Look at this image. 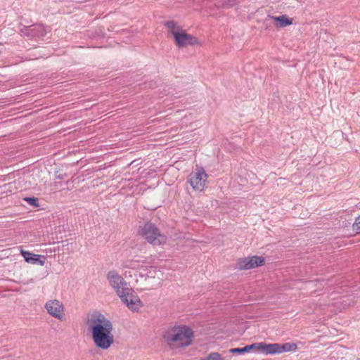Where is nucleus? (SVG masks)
Returning <instances> with one entry per match:
<instances>
[{
	"mask_svg": "<svg viewBox=\"0 0 360 360\" xmlns=\"http://www.w3.org/2000/svg\"><path fill=\"white\" fill-rule=\"evenodd\" d=\"M85 323L91 331V339L96 348L105 351L114 345V326L105 315L94 311L87 315Z\"/></svg>",
	"mask_w": 360,
	"mask_h": 360,
	"instance_id": "1",
	"label": "nucleus"
},
{
	"mask_svg": "<svg viewBox=\"0 0 360 360\" xmlns=\"http://www.w3.org/2000/svg\"><path fill=\"white\" fill-rule=\"evenodd\" d=\"M194 332L185 324L169 327L164 333L163 339L171 349H181L189 347L193 340Z\"/></svg>",
	"mask_w": 360,
	"mask_h": 360,
	"instance_id": "2",
	"label": "nucleus"
},
{
	"mask_svg": "<svg viewBox=\"0 0 360 360\" xmlns=\"http://www.w3.org/2000/svg\"><path fill=\"white\" fill-rule=\"evenodd\" d=\"M169 34L173 37L175 45L179 48L188 46L200 45L198 39L187 32L174 21H168L165 23Z\"/></svg>",
	"mask_w": 360,
	"mask_h": 360,
	"instance_id": "3",
	"label": "nucleus"
},
{
	"mask_svg": "<svg viewBox=\"0 0 360 360\" xmlns=\"http://www.w3.org/2000/svg\"><path fill=\"white\" fill-rule=\"evenodd\" d=\"M138 235L155 246H164L167 243V237L161 232L153 223L147 221L140 224L137 229Z\"/></svg>",
	"mask_w": 360,
	"mask_h": 360,
	"instance_id": "4",
	"label": "nucleus"
},
{
	"mask_svg": "<svg viewBox=\"0 0 360 360\" xmlns=\"http://www.w3.org/2000/svg\"><path fill=\"white\" fill-rule=\"evenodd\" d=\"M106 278L110 286L118 297L128 290L130 291V288H131L129 283L115 270L109 271L106 274Z\"/></svg>",
	"mask_w": 360,
	"mask_h": 360,
	"instance_id": "5",
	"label": "nucleus"
},
{
	"mask_svg": "<svg viewBox=\"0 0 360 360\" xmlns=\"http://www.w3.org/2000/svg\"><path fill=\"white\" fill-rule=\"evenodd\" d=\"M265 264V258L262 256H249L238 258L236 263V269L239 271L251 270Z\"/></svg>",
	"mask_w": 360,
	"mask_h": 360,
	"instance_id": "6",
	"label": "nucleus"
},
{
	"mask_svg": "<svg viewBox=\"0 0 360 360\" xmlns=\"http://www.w3.org/2000/svg\"><path fill=\"white\" fill-rule=\"evenodd\" d=\"M119 298L133 312H139L143 306V302L132 288Z\"/></svg>",
	"mask_w": 360,
	"mask_h": 360,
	"instance_id": "7",
	"label": "nucleus"
},
{
	"mask_svg": "<svg viewBox=\"0 0 360 360\" xmlns=\"http://www.w3.org/2000/svg\"><path fill=\"white\" fill-rule=\"evenodd\" d=\"M208 175L203 168H197L190 175L188 182L195 191H203L207 183Z\"/></svg>",
	"mask_w": 360,
	"mask_h": 360,
	"instance_id": "8",
	"label": "nucleus"
},
{
	"mask_svg": "<svg viewBox=\"0 0 360 360\" xmlns=\"http://www.w3.org/2000/svg\"><path fill=\"white\" fill-rule=\"evenodd\" d=\"M47 312L55 319L62 321L65 320V313L63 304L58 300H49L45 304Z\"/></svg>",
	"mask_w": 360,
	"mask_h": 360,
	"instance_id": "9",
	"label": "nucleus"
},
{
	"mask_svg": "<svg viewBox=\"0 0 360 360\" xmlns=\"http://www.w3.org/2000/svg\"><path fill=\"white\" fill-rule=\"evenodd\" d=\"M269 19L271 20L273 25L277 28H283L290 26L294 23V19L286 14L281 15H269Z\"/></svg>",
	"mask_w": 360,
	"mask_h": 360,
	"instance_id": "10",
	"label": "nucleus"
},
{
	"mask_svg": "<svg viewBox=\"0 0 360 360\" xmlns=\"http://www.w3.org/2000/svg\"><path fill=\"white\" fill-rule=\"evenodd\" d=\"M20 253L27 263H30L32 264H39L40 266H44L45 264L46 258L44 255L34 254L23 250H20Z\"/></svg>",
	"mask_w": 360,
	"mask_h": 360,
	"instance_id": "11",
	"label": "nucleus"
},
{
	"mask_svg": "<svg viewBox=\"0 0 360 360\" xmlns=\"http://www.w3.org/2000/svg\"><path fill=\"white\" fill-rule=\"evenodd\" d=\"M155 276L156 271L155 270H150L147 274L144 282L140 285L141 290H150L156 288L155 283Z\"/></svg>",
	"mask_w": 360,
	"mask_h": 360,
	"instance_id": "12",
	"label": "nucleus"
},
{
	"mask_svg": "<svg viewBox=\"0 0 360 360\" xmlns=\"http://www.w3.org/2000/svg\"><path fill=\"white\" fill-rule=\"evenodd\" d=\"M250 350L252 349H256L266 355L274 354V343L267 344L266 342H262L250 345Z\"/></svg>",
	"mask_w": 360,
	"mask_h": 360,
	"instance_id": "13",
	"label": "nucleus"
},
{
	"mask_svg": "<svg viewBox=\"0 0 360 360\" xmlns=\"http://www.w3.org/2000/svg\"><path fill=\"white\" fill-rule=\"evenodd\" d=\"M297 349V345L295 342H286L284 344L274 343V354L283 352H295Z\"/></svg>",
	"mask_w": 360,
	"mask_h": 360,
	"instance_id": "14",
	"label": "nucleus"
},
{
	"mask_svg": "<svg viewBox=\"0 0 360 360\" xmlns=\"http://www.w3.org/2000/svg\"><path fill=\"white\" fill-rule=\"evenodd\" d=\"M200 360H224V358L221 354L216 352H212Z\"/></svg>",
	"mask_w": 360,
	"mask_h": 360,
	"instance_id": "15",
	"label": "nucleus"
},
{
	"mask_svg": "<svg viewBox=\"0 0 360 360\" xmlns=\"http://www.w3.org/2000/svg\"><path fill=\"white\" fill-rule=\"evenodd\" d=\"M250 351V345H247L243 348H232L229 349V352L232 354H243L245 352H248Z\"/></svg>",
	"mask_w": 360,
	"mask_h": 360,
	"instance_id": "16",
	"label": "nucleus"
},
{
	"mask_svg": "<svg viewBox=\"0 0 360 360\" xmlns=\"http://www.w3.org/2000/svg\"><path fill=\"white\" fill-rule=\"evenodd\" d=\"M352 229L357 233H360V215L356 218L354 223L352 225Z\"/></svg>",
	"mask_w": 360,
	"mask_h": 360,
	"instance_id": "17",
	"label": "nucleus"
},
{
	"mask_svg": "<svg viewBox=\"0 0 360 360\" xmlns=\"http://www.w3.org/2000/svg\"><path fill=\"white\" fill-rule=\"evenodd\" d=\"M25 200L27 201L30 205L34 207H39V200L37 198H26Z\"/></svg>",
	"mask_w": 360,
	"mask_h": 360,
	"instance_id": "18",
	"label": "nucleus"
}]
</instances>
